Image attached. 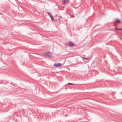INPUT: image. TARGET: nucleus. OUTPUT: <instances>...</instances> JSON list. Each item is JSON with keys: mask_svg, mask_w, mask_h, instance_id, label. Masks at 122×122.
<instances>
[{"mask_svg": "<svg viewBox=\"0 0 122 122\" xmlns=\"http://www.w3.org/2000/svg\"><path fill=\"white\" fill-rule=\"evenodd\" d=\"M34 54L38 55H41L42 56H44L49 57H53L52 55H51V53L50 52H46L44 53L43 54H40L36 53H34Z\"/></svg>", "mask_w": 122, "mask_h": 122, "instance_id": "f257e3e1", "label": "nucleus"}, {"mask_svg": "<svg viewBox=\"0 0 122 122\" xmlns=\"http://www.w3.org/2000/svg\"><path fill=\"white\" fill-rule=\"evenodd\" d=\"M66 45L70 47H72L75 46V44L71 41H69L68 43L66 44Z\"/></svg>", "mask_w": 122, "mask_h": 122, "instance_id": "f03ea898", "label": "nucleus"}, {"mask_svg": "<svg viewBox=\"0 0 122 122\" xmlns=\"http://www.w3.org/2000/svg\"><path fill=\"white\" fill-rule=\"evenodd\" d=\"M47 13L48 14V15H49V16L51 18V20H53L54 18L53 16L49 12H47Z\"/></svg>", "mask_w": 122, "mask_h": 122, "instance_id": "7ed1b4c3", "label": "nucleus"}, {"mask_svg": "<svg viewBox=\"0 0 122 122\" xmlns=\"http://www.w3.org/2000/svg\"><path fill=\"white\" fill-rule=\"evenodd\" d=\"M54 66L56 67H59L61 66V63H58L57 64L54 63Z\"/></svg>", "mask_w": 122, "mask_h": 122, "instance_id": "20e7f679", "label": "nucleus"}, {"mask_svg": "<svg viewBox=\"0 0 122 122\" xmlns=\"http://www.w3.org/2000/svg\"><path fill=\"white\" fill-rule=\"evenodd\" d=\"M115 22L118 23H120V22L119 20L118 19H117L115 20Z\"/></svg>", "mask_w": 122, "mask_h": 122, "instance_id": "39448f33", "label": "nucleus"}, {"mask_svg": "<svg viewBox=\"0 0 122 122\" xmlns=\"http://www.w3.org/2000/svg\"><path fill=\"white\" fill-rule=\"evenodd\" d=\"M62 3L63 4H64L65 3H66V0H62Z\"/></svg>", "mask_w": 122, "mask_h": 122, "instance_id": "423d86ee", "label": "nucleus"}, {"mask_svg": "<svg viewBox=\"0 0 122 122\" xmlns=\"http://www.w3.org/2000/svg\"><path fill=\"white\" fill-rule=\"evenodd\" d=\"M84 60H87L89 59V58H88L86 57V58H84Z\"/></svg>", "mask_w": 122, "mask_h": 122, "instance_id": "0eeeda50", "label": "nucleus"}, {"mask_svg": "<svg viewBox=\"0 0 122 122\" xmlns=\"http://www.w3.org/2000/svg\"><path fill=\"white\" fill-rule=\"evenodd\" d=\"M68 84V85H69V84H70V85H73L74 84L73 83H68L67 84Z\"/></svg>", "mask_w": 122, "mask_h": 122, "instance_id": "6e6552de", "label": "nucleus"}, {"mask_svg": "<svg viewBox=\"0 0 122 122\" xmlns=\"http://www.w3.org/2000/svg\"><path fill=\"white\" fill-rule=\"evenodd\" d=\"M66 0V2L67 3V2L68 1V0Z\"/></svg>", "mask_w": 122, "mask_h": 122, "instance_id": "1a4fd4ad", "label": "nucleus"}, {"mask_svg": "<svg viewBox=\"0 0 122 122\" xmlns=\"http://www.w3.org/2000/svg\"><path fill=\"white\" fill-rule=\"evenodd\" d=\"M116 30H119V29H118V28H116Z\"/></svg>", "mask_w": 122, "mask_h": 122, "instance_id": "9d476101", "label": "nucleus"}, {"mask_svg": "<svg viewBox=\"0 0 122 122\" xmlns=\"http://www.w3.org/2000/svg\"><path fill=\"white\" fill-rule=\"evenodd\" d=\"M119 30H122V29H119Z\"/></svg>", "mask_w": 122, "mask_h": 122, "instance_id": "9b49d317", "label": "nucleus"}, {"mask_svg": "<svg viewBox=\"0 0 122 122\" xmlns=\"http://www.w3.org/2000/svg\"><path fill=\"white\" fill-rule=\"evenodd\" d=\"M82 58L83 60H84V58H84V57H82Z\"/></svg>", "mask_w": 122, "mask_h": 122, "instance_id": "f8f14e48", "label": "nucleus"}, {"mask_svg": "<svg viewBox=\"0 0 122 122\" xmlns=\"http://www.w3.org/2000/svg\"><path fill=\"white\" fill-rule=\"evenodd\" d=\"M60 17L61 18H62V17L61 16H60Z\"/></svg>", "mask_w": 122, "mask_h": 122, "instance_id": "ddd939ff", "label": "nucleus"}, {"mask_svg": "<svg viewBox=\"0 0 122 122\" xmlns=\"http://www.w3.org/2000/svg\"><path fill=\"white\" fill-rule=\"evenodd\" d=\"M66 89H67V88H66Z\"/></svg>", "mask_w": 122, "mask_h": 122, "instance_id": "4468645a", "label": "nucleus"}, {"mask_svg": "<svg viewBox=\"0 0 122 122\" xmlns=\"http://www.w3.org/2000/svg\"><path fill=\"white\" fill-rule=\"evenodd\" d=\"M67 116V115H65V116Z\"/></svg>", "mask_w": 122, "mask_h": 122, "instance_id": "2eb2a0df", "label": "nucleus"}, {"mask_svg": "<svg viewBox=\"0 0 122 122\" xmlns=\"http://www.w3.org/2000/svg\"><path fill=\"white\" fill-rule=\"evenodd\" d=\"M97 25L96 26H97V25Z\"/></svg>", "mask_w": 122, "mask_h": 122, "instance_id": "dca6fc26", "label": "nucleus"}, {"mask_svg": "<svg viewBox=\"0 0 122 122\" xmlns=\"http://www.w3.org/2000/svg\"><path fill=\"white\" fill-rule=\"evenodd\" d=\"M1 14V13H0V15Z\"/></svg>", "mask_w": 122, "mask_h": 122, "instance_id": "f3484780", "label": "nucleus"}]
</instances>
